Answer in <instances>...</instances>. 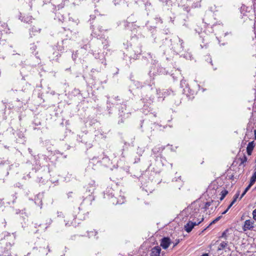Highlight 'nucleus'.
Returning <instances> with one entry per match:
<instances>
[{"instance_id":"nucleus-15","label":"nucleus","mask_w":256,"mask_h":256,"mask_svg":"<svg viewBox=\"0 0 256 256\" xmlns=\"http://www.w3.org/2000/svg\"><path fill=\"white\" fill-rule=\"evenodd\" d=\"M32 16H26V17L24 16V17H22V18L21 20L26 23H29L30 22H32Z\"/></svg>"},{"instance_id":"nucleus-4","label":"nucleus","mask_w":256,"mask_h":256,"mask_svg":"<svg viewBox=\"0 0 256 256\" xmlns=\"http://www.w3.org/2000/svg\"><path fill=\"white\" fill-rule=\"evenodd\" d=\"M171 243L170 239L168 237H164L161 240L160 246L164 249H166Z\"/></svg>"},{"instance_id":"nucleus-9","label":"nucleus","mask_w":256,"mask_h":256,"mask_svg":"<svg viewBox=\"0 0 256 256\" xmlns=\"http://www.w3.org/2000/svg\"><path fill=\"white\" fill-rule=\"evenodd\" d=\"M218 204L216 202H214V200H211L210 202H208L205 204L204 207V208L205 210H207L209 208L210 206H212L211 209L212 210L213 206L216 207V206Z\"/></svg>"},{"instance_id":"nucleus-14","label":"nucleus","mask_w":256,"mask_h":256,"mask_svg":"<svg viewBox=\"0 0 256 256\" xmlns=\"http://www.w3.org/2000/svg\"><path fill=\"white\" fill-rule=\"evenodd\" d=\"M97 232L96 231H91L90 232H88V236L90 238L94 237V238L98 239V237L96 236Z\"/></svg>"},{"instance_id":"nucleus-19","label":"nucleus","mask_w":256,"mask_h":256,"mask_svg":"<svg viewBox=\"0 0 256 256\" xmlns=\"http://www.w3.org/2000/svg\"><path fill=\"white\" fill-rule=\"evenodd\" d=\"M240 164H243L244 162H246L247 161V158L246 156H244L242 158H240Z\"/></svg>"},{"instance_id":"nucleus-35","label":"nucleus","mask_w":256,"mask_h":256,"mask_svg":"<svg viewBox=\"0 0 256 256\" xmlns=\"http://www.w3.org/2000/svg\"><path fill=\"white\" fill-rule=\"evenodd\" d=\"M58 216H60L62 214V212H58Z\"/></svg>"},{"instance_id":"nucleus-21","label":"nucleus","mask_w":256,"mask_h":256,"mask_svg":"<svg viewBox=\"0 0 256 256\" xmlns=\"http://www.w3.org/2000/svg\"><path fill=\"white\" fill-rule=\"evenodd\" d=\"M228 232V230H224L222 234V236H221V238H224L225 239H226L227 238V234H226V233L227 232Z\"/></svg>"},{"instance_id":"nucleus-6","label":"nucleus","mask_w":256,"mask_h":256,"mask_svg":"<svg viewBox=\"0 0 256 256\" xmlns=\"http://www.w3.org/2000/svg\"><path fill=\"white\" fill-rule=\"evenodd\" d=\"M102 26H98L96 28H94L93 30V34L94 36L98 38L100 36V38H101L100 35L101 34L104 32L106 31L105 30L102 29Z\"/></svg>"},{"instance_id":"nucleus-37","label":"nucleus","mask_w":256,"mask_h":256,"mask_svg":"<svg viewBox=\"0 0 256 256\" xmlns=\"http://www.w3.org/2000/svg\"><path fill=\"white\" fill-rule=\"evenodd\" d=\"M198 215V214L196 213V216H194V218H196Z\"/></svg>"},{"instance_id":"nucleus-25","label":"nucleus","mask_w":256,"mask_h":256,"mask_svg":"<svg viewBox=\"0 0 256 256\" xmlns=\"http://www.w3.org/2000/svg\"><path fill=\"white\" fill-rule=\"evenodd\" d=\"M52 222V219L50 218L48 220V221L46 223L47 226L46 227V228L48 226H49L51 224Z\"/></svg>"},{"instance_id":"nucleus-31","label":"nucleus","mask_w":256,"mask_h":256,"mask_svg":"<svg viewBox=\"0 0 256 256\" xmlns=\"http://www.w3.org/2000/svg\"><path fill=\"white\" fill-rule=\"evenodd\" d=\"M246 192H245V190H244V192H242V194L240 197V199H241L246 194Z\"/></svg>"},{"instance_id":"nucleus-16","label":"nucleus","mask_w":256,"mask_h":256,"mask_svg":"<svg viewBox=\"0 0 256 256\" xmlns=\"http://www.w3.org/2000/svg\"><path fill=\"white\" fill-rule=\"evenodd\" d=\"M228 194V191L227 190H223L221 192H220V195H221V196L220 198V200H224V198H225V196H226V195Z\"/></svg>"},{"instance_id":"nucleus-1","label":"nucleus","mask_w":256,"mask_h":256,"mask_svg":"<svg viewBox=\"0 0 256 256\" xmlns=\"http://www.w3.org/2000/svg\"><path fill=\"white\" fill-rule=\"evenodd\" d=\"M157 94H158L157 89L151 86H148L146 88V92L143 95L142 100L144 103L151 104L154 101V96Z\"/></svg>"},{"instance_id":"nucleus-29","label":"nucleus","mask_w":256,"mask_h":256,"mask_svg":"<svg viewBox=\"0 0 256 256\" xmlns=\"http://www.w3.org/2000/svg\"><path fill=\"white\" fill-rule=\"evenodd\" d=\"M239 196V192H238L234 196V198L237 199Z\"/></svg>"},{"instance_id":"nucleus-18","label":"nucleus","mask_w":256,"mask_h":256,"mask_svg":"<svg viewBox=\"0 0 256 256\" xmlns=\"http://www.w3.org/2000/svg\"><path fill=\"white\" fill-rule=\"evenodd\" d=\"M256 171L254 172L253 175L250 178V183L251 184H254L256 182Z\"/></svg>"},{"instance_id":"nucleus-24","label":"nucleus","mask_w":256,"mask_h":256,"mask_svg":"<svg viewBox=\"0 0 256 256\" xmlns=\"http://www.w3.org/2000/svg\"><path fill=\"white\" fill-rule=\"evenodd\" d=\"M94 184V182H92V186L93 184ZM94 188H95V186H92L91 187V188L88 190V192H90L91 193H92L94 192Z\"/></svg>"},{"instance_id":"nucleus-10","label":"nucleus","mask_w":256,"mask_h":256,"mask_svg":"<svg viewBox=\"0 0 256 256\" xmlns=\"http://www.w3.org/2000/svg\"><path fill=\"white\" fill-rule=\"evenodd\" d=\"M40 28L34 26L30 30V34L32 37V35L35 36L40 33Z\"/></svg>"},{"instance_id":"nucleus-3","label":"nucleus","mask_w":256,"mask_h":256,"mask_svg":"<svg viewBox=\"0 0 256 256\" xmlns=\"http://www.w3.org/2000/svg\"><path fill=\"white\" fill-rule=\"evenodd\" d=\"M104 198H110V202L114 204H122L124 202V197L120 195L118 197L114 196V190L110 189L104 194Z\"/></svg>"},{"instance_id":"nucleus-28","label":"nucleus","mask_w":256,"mask_h":256,"mask_svg":"<svg viewBox=\"0 0 256 256\" xmlns=\"http://www.w3.org/2000/svg\"><path fill=\"white\" fill-rule=\"evenodd\" d=\"M82 0H75V1L74 2V4H77L78 5L79 3L81 2Z\"/></svg>"},{"instance_id":"nucleus-7","label":"nucleus","mask_w":256,"mask_h":256,"mask_svg":"<svg viewBox=\"0 0 256 256\" xmlns=\"http://www.w3.org/2000/svg\"><path fill=\"white\" fill-rule=\"evenodd\" d=\"M160 248L158 246L153 248L151 250L150 256H160Z\"/></svg>"},{"instance_id":"nucleus-27","label":"nucleus","mask_w":256,"mask_h":256,"mask_svg":"<svg viewBox=\"0 0 256 256\" xmlns=\"http://www.w3.org/2000/svg\"><path fill=\"white\" fill-rule=\"evenodd\" d=\"M253 218L256 220V208L252 212Z\"/></svg>"},{"instance_id":"nucleus-2","label":"nucleus","mask_w":256,"mask_h":256,"mask_svg":"<svg viewBox=\"0 0 256 256\" xmlns=\"http://www.w3.org/2000/svg\"><path fill=\"white\" fill-rule=\"evenodd\" d=\"M4 239L6 240H12V242H9V245L7 246L8 248H6V250L5 248L0 247V256H11L9 250L10 248L14 244V241L16 238V236L14 234H10V233L6 232L4 233Z\"/></svg>"},{"instance_id":"nucleus-38","label":"nucleus","mask_w":256,"mask_h":256,"mask_svg":"<svg viewBox=\"0 0 256 256\" xmlns=\"http://www.w3.org/2000/svg\"><path fill=\"white\" fill-rule=\"evenodd\" d=\"M137 53H138V54H140V52H137Z\"/></svg>"},{"instance_id":"nucleus-20","label":"nucleus","mask_w":256,"mask_h":256,"mask_svg":"<svg viewBox=\"0 0 256 256\" xmlns=\"http://www.w3.org/2000/svg\"><path fill=\"white\" fill-rule=\"evenodd\" d=\"M125 1V0H114V2L115 5H116L124 2Z\"/></svg>"},{"instance_id":"nucleus-34","label":"nucleus","mask_w":256,"mask_h":256,"mask_svg":"<svg viewBox=\"0 0 256 256\" xmlns=\"http://www.w3.org/2000/svg\"><path fill=\"white\" fill-rule=\"evenodd\" d=\"M254 140H256V129L254 131Z\"/></svg>"},{"instance_id":"nucleus-32","label":"nucleus","mask_w":256,"mask_h":256,"mask_svg":"<svg viewBox=\"0 0 256 256\" xmlns=\"http://www.w3.org/2000/svg\"><path fill=\"white\" fill-rule=\"evenodd\" d=\"M228 210L229 209H228V208L226 210H224V212H222V214H226Z\"/></svg>"},{"instance_id":"nucleus-39","label":"nucleus","mask_w":256,"mask_h":256,"mask_svg":"<svg viewBox=\"0 0 256 256\" xmlns=\"http://www.w3.org/2000/svg\"><path fill=\"white\" fill-rule=\"evenodd\" d=\"M152 70H150V74H151Z\"/></svg>"},{"instance_id":"nucleus-17","label":"nucleus","mask_w":256,"mask_h":256,"mask_svg":"<svg viewBox=\"0 0 256 256\" xmlns=\"http://www.w3.org/2000/svg\"><path fill=\"white\" fill-rule=\"evenodd\" d=\"M178 40H179V42H180V48H176V50L178 51V52H180L182 50H183V41L182 40H180V38H178Z\"/></svg>"},{"instance_id":"nucleus-33","label":"nucleus","mask_w":256,"mask_h":256,"mask_svg":"<svg viewBox=\"0 0 256 256\" xmlns=\"http://www.w3.org/2000/svg\"><path fill=\"white\" fill-rule=\"evenodd\" d=\"M178 242H179V240H178L176 243H174V244L173 247L176 246L178 244Z\"/></svg>"},{"instance_id":"nucleus-40","label":"nucleus","mask_w":256,"mask_h":256,"mask_svg":"<svg viewBox=\"0 0 256 256\" xmlns=\"http://www.w3.org/2000/svg\"><path fill=\"white\" fill-rule=\"evenodd\" d=\"M120 116H122V114H120Z\"/></svg>"},{"instance_id":"nucleus-30","label":"nucleus","mask_w":256,"mask_h":256,"mask_svg":"<svg viewBox=\"0 0 256 256\" xmlns=\"http://www.w3.org/2000/svg\"><path fill=\"white\" fill-rule=\"evenodd\" d=\"M72 224V222H70V224L69 223V221H68L66 223V226H70Z\"/></svg>"},{"instance_id":"nucleus-12","label":"nucleus","mask_w":256,"mask_h":256,"mask_svg":"<svg viewBox=\"0 0 256 256\" xmlns=\"http://www.w3.org/2000/svg\"><path fill=\"white\" fill-rule=\"evenodd\" d=\"M204 220V218H198L196 220H195L194 219H192L191 221L192 223V226L194 228V226H198Z\"/></svg>"},{"instance_id":"nucleus-23","label":"nucleus","mask_w":256,"mask_h":256,"mask_svg":"<svg viewBox=\"0 0 256 256\" xmlns=\"http://www.w3.org/2000/svg\"><path fill=\"white\" fill-rule=\"evenodd\" d=\"M221 218V216H218V217L217 218H216L215 220H214L212 222H211V223L210 224V225H211L212 224H214L216 222H218V220H220V218Z\"/></svg>"},{"instance_id":"nucleus-5","label":"nucleus","mask_w":256,"mask_h":256,"mask_svg":"<svg viewBox=\"0 0 256 256\" xmlns=\"http://www.w3.org/2000/svg\"><path fill=\"white\" fill-rule=\"evenodd\" d=\"M254 221L251 220H246L244 222V224L243 228V230L244 231H246L248 230H251L254 228Z\"/></svg>"},{"instance_id":"nucleus-11","label":"nucleus","mask_w":256,"mask_h":256,"mask_svg":"<svg viewBox=\"0 0 256 256\" xmlns=\"http://www.w3.org/2000/svg\"><path fill=\"white\" fill-rule=\"evenodd\" d=\"M193 228L191 221H188L184 226V229L187 232H190Z\"/></svg>"},{"instance_id":"nucleus-36","label":"nucleus","mask_w":256,"mask_h":256,"mask_svg":"<svg viewBox=\"0 0 256 256\" xmlns=\"http://www.w3.org/2000/svg\"><path fill=\"white\" fill-rule=\"evenodd\" d=\"M126 108L125 104L123 105V106H122V109L124 108Z\"/></svg>"},{"instance_id":"nucleus-8","label":"nucleus","mask_w":256,"mask_h":256,"mask_svg":"<svg viewBox=\"0 0 256 256\" xmlns=\"http://www.w3.org/2000/svg\"><path fill=\"white\" fill-rule=\"evenodd\" d=\"M254 147V141H252L248 143L247 148L246 151L248 155L250 156L252 154L253 149Z\"/></svg>"},{"instance_id":"nucleus-22","label":"nucleus","mask_w":256,"mask_h":256,"mask_svg":"<svg viewBox=\"0 0 256 256\" xmlns=\"http://www.w3.org/2000/svg\"><path fill=\"white\" fill-rule=\"evenodd\" d=\"M237 199L235 198H234V200H232V201L231 202V203L228 206V209H230L232 206L235 203V202H236Z\"/></svg>"},{"instance_id":"nucleus-13","label":"nucleus","mask_w":256,"mask_h":256,"mask_svg":"<svg viewBox=\"0 0 256 256\" xmlns=\"http://www.w3.org/2000/svg\"><path fill=\"white\" fill-rule=\"evenodd\" d=\"M228 244L227 242H222L218 248V250H223L224 248L227 247Z\"/></svg>"},{"instance_id":"nucleus-26","label":"nucleus","mask_w":256,"mask_h":256,"mask_svg":"<svg viewBox=\"0 0 256 256\" xmlns=\"http://www.w3.org/2000/svg\"><path fill=\"white\" fill-rule=\"evenodd\" d=\"M253 184H251L250 183V184H248V186L246 188V189L244 190H245V192H247L250 190V187L252 186Z\"/></svg>"}]
</instances>
